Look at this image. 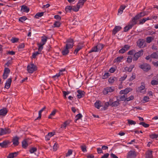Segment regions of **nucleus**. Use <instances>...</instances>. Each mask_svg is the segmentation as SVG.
<instances>
[{
	"label": "nucleus",
	"instance_id": "5fc2aeb1",
	"mask_svg": "<svg viewBox=\"0 0 158 158\" xmlns=\"http://www.w3.org/2000/svg\"><path fill=\"white\" fill-rule=\"evenodd\" d=\"M62 92L63 94L64 97L65 98H66V95H68L70 93V92L68 91L67 92H66L65 91H63Z\"/></svg>",
	"mask_w": 158,
	"mask_h": 158
},
{
	"label": "nucleus",
	"instance_id": "bb28decb",
	"mask_svg": "<svg viewBox=\"0 0 158 158\" xmlns=\"http://www.w3.org/2000/svg\"><path fill=\"white\" fill-rule=\"evenodd\" d=\"M150 19L149 17L147 18H143V19H140L139 20V24H143L147 20H149Z\"/></svg>",
	"mask_w": 158,
	"mask_h": 158
},
{
	"label": "nucleus",
	"instance_id": "2eb2a0df",
	"mask_svg": "<svg viewBox=\"0 0 158 158\" xmlns=\"http://www.w3.org/2000/svg\"><path fill=\"white\" fill-rule=\"evenodd\" d=\"M121 27L120 26H116L112 31V34L115 35L117 32L119 31L121 29Z\"/></svg>",
	"mask_w": 158,
	"mask_h": 158
},
{
	"label": "nucleus",
	"instance_id": "ea45409f",
	"mask_svg": "<svg viewBox=\"0 0 158 158\" xmlns=\"http://www.w3.org/2000/svg\"><path fill=\"white\" fill-rule=\"evenodd\" d=\"M139 124L140 125H142L145 127H148L149 126V125L148 124L144 122H141Z\"/></svg>",
	"mask_w": 158,
	"mask_h": 158
},
{
	"label": "nucleus",
	"instance_id": "b1692460",
	"mask_svg": "<svg viewBox=\"0 0 158 158\" xmlns=\"http://www.w3.org/2000/svg\"><path fill=\"white\" fill-rule=\"evenodd\" d=\"M119 101L118 99H117V101H114L112 102L111 104H110V106H112L116 107L118 106L119 104Z\"/></svg>",
	"mask_w": 158,
	"mask_h": 158
},
{
	"label": "nucleus",
	"instance_id": "e2e57ef3",
	"mask_svg": "<svg viewBox=\"0 0 158 158\" xmlns=\"http://www.w3.org/2000/svg\"><path fill=\"white\" fill-rule=\"evenodd\" d=\"M19 39L17 38H12L11 40V41L13 43H15L18 41Z\"/></svg>",
	"mask_w": 158,
	"mask_h": 158
},
{
	"label": "nucleus",
	"instance_id": "680f3d73",
	"mask_svg": "<svg viewBox=\"0 0 158 158\" xmlns=\"http://www.w3.org/2000/svg\"><path fill=\"white\" fill-rule=\"evenodd\" d=\"M97 149V151L98 154L103 153L102 148H98Z\"/></svg>",
	"mask_w": 158,
	"mask_h": 158
},
{
	"label": "nucleus",
	"instance_id": "1a4fd4ad",
	"mask_svg": "<svg viewBox=\"0 0 158 158\" xmlns=\"http://www.w3.org/2000/svg\"><path fill=\"white\" fill-rule=\"evenodd\" d=\"M141 86L138 87L136 89V91L140 93H144V89L145 88V84L143 82L141 83Z\"/></svg>",
	"mask_w": 158,
	"mask_h": 158
},
{
	"label": "nucleus",
	"instance_id": "13d9d810",
	"mask_svg": "<svg viewBox=\"0 0 158 158\" xmlns=\"http://www.w3.org/2000/svg\"><path fill=\"white\" fill-rule=\"evenodd\" d=\"M47 37H45V38H42L41 39V41L42 42V44L44 45L47 41Z\"/></svg>",
	"mask_w": 158,
	"mask_h": 158
},
{
	"label": "nucleus",
	"instance_id": "9d476101",
	"mask_svg": "<svg viewBox=\"0 0 158 158\" xmlns=\"http://www.w3.org/2000/svg\"><path fill=\"white\" fill-rule=\"evenodd\" d=\"M19 138L17 136L13 137L12 141L13 142V144L15 146H16L19 145Z\"/></svg>",
	"mask_w": 158,
	"mask_h": 158
},
{
	"label": "nucleus",
	"instance_id": "412c9836",
	"mask_svg": "<svg viewBox=\"0 0 158 158\" xmlns=\"http://www.w3.org/2000/svg\"><path fill=\"white\" fill-rule=\"evenodd\" d=\"M28 146V144L26 141V139H24L22 142V147L23 148H26Z\"/></svg>",
	"mask_w": 158,
	"mask_h": 158
},
{
	"label": "nucleus",
	"instance_id": "ddd939ff",
	"mask_svg": "<svg viewBox=\"0 0 158 158\" xmlns=\"http://www.w3.org/2000/svg\"><path fill=\"white\" fill-rule=\"evenodd\" d=\"M140 18L139 15H137L134 17L132 20V23L131 24H134V25L137 23V21Z\"/></svg>",
	"mask_w": 158,
	"mask_h": 158
},
{
	"label": "nucleus",
	"instance_id": "f03ea898",
	"mask_svg": "<svg viewBox=\"0 0 158 158\" xmlns=\"http://www.w3.org/2000/svg\"><path fill=\"white\" fill-rule=\"evenodd\" d=\"M27 71L28 72L31 73H32L37 69L36 66L33 64H31L28 65L27 67Z\"/></svg>",
	"mask_w": 158,
	"mask_h": 158
},
{
	"label": "nucleus",
	"instance_id": "603ef678",
	"mask_svg": "<svg viewBox=\"0 0 158 158\" xmlns=\"http://www.w3.org/2000/svg\"><path fill=\"white\" fill-rule=\"evenodd\" d=\"M128 123L130 125H135L136 124V122L132 120H128Z\"/></svg>",
	"mask_w": 158,
	"mask_h": 158
},
{
	"label": "nucleus",
	"instance_id": "49530a36",
	"mask_svg": "<svg viewBox=\"0 0 158 158\" xmlns=\"http://www.w3.org/2000/svg\"><path fill=\"white\" fill-rule=\"evenodd\" d=\"M72 9V7L70 6H67L65 8V10L66 12H68L69 11H71Z\"/></svg>",
	"mask_w": 158,
	"mask_h": 158
},
{
	"label": "nucleus",
	"instance_id": "f3484780",
	"mask_svg": "<svg viewBox=\"0 0 158 158\" xmlns=\"http://www.w3.org/2000/svg\"><path fill=\"white\" fill-rule=\"evenodd\" d=\"M18 154V152H12L10 153L7 156V158H13L16 157Z\"/></svg>",
	"mask_w": 158,
	"mask_h": 158
},
{
	"label": "nucleus",
	"instance_id": "4be33fe9",
	"mask_svg": "<svg viewBox=\"0 0 158 158\" xmlns=\"http://www.w3.org/2000/svg\"><path fill=\"white\" fill-rule=\"evenodd\" d=\"M146 158H152V151H149L147 152Z\"/></svg>",
	"mask_w": 158,
	"mask_h": 158
},
{
	"label": "nucleus",
	"instance_id": "f257e3e1",
	"mask_svg": "<svg viewBox=\"0 0 158 158\" xmlns=\"http://www.w3.org/2000/svg\"><path fill=\"white\" fill-rule=\"evenodd\" d=\"M137 46L140 48H143L146 46L145 40L143 39H139L137 41Z\"/></svg>",
	"mask_w": 158,
	"mask_h": 158
},
{
	"label": "nucleus",
	"instance_id": "4c0bfd02",
	"mask_svg": "<svg viewBox=\"0 0 158 158\" xmlns=\"http://www.w3.org/2000/svg\"><path fill=\"white\" fill-rule=\"evenodd\" d=\"M61 23L59 21H56L54 24L55 27H59L60 26Z\"/></svg>",
	"mask_w": 158,
	"mask_h": 158
},
{
	"label": "nucleus",
	"instance_id": "6e6552de",
	"mask_svg": "<svg viewBox=\"0 0 158 158\" xmlns=\"http://www.w3.org/2000/svg\"><path fill=\"white\" fill-rule=\"evenodd\" d=\"M10 132L11 131L9 128H0V135H3L6 134H9Z\"/></svg>",
	"mask_w": 158,
	"mask_h": 158
},
{
	"label": "nucleus",
	"instance_id": "09e8293b",
	"mask_svg": "<svg viewBox=\"0 0 158 158\" xmlns=\"http://www.w3.org/2000/svg\"><path fill=\"white\" fill-rule=\"evenodd\" d=\"M123 59V56H120L117 57L116 59H115L114 60H115V62H120L121 60Z\"/></svg>",
	"mask_w": 158,
	"mask_h": 158
},
{
	"label": "nucleus",
	"instance_id": "3c124183",
	"mask_svg": "<svg viewBox=\"0 0 158 158\" xmlns=\"http://www.w3.org/2000/svg\"><path fill=\"white\" fill-rule=\"evenodd\" d=\"M110 104L109 102H106L105 103V106L103 107V110H105L107 109V107L109 105H110Z\"/></svg>",
	"mask_w": 158,
	"mask_h": 158
},
{
	"label": "nucleus",
	"instance_id": "a211bd4d",
	"mask_svg": "<svg viewBox=\"0 0 158 158\" xmlns=\"http://www.w3.org/2000/svg\"><path fill=\"white\" fill-rule=\"evenodd\" d=\"M69 48L65 46V48L62 51V53L63 55H66L68 54L69 52Z\"/></svg>",
	"mask_w": 158,
	"mask_h": 158
},
{
	"label": "nucleus",
	"instance_id": "7c9ffc66",
	"mask_svg": "<svg viewBox=\"0 0 158 158\" xmlns=\"http://www.w3.org/2000/svg\"><path fill=\"white\" fill-rule=\"evenodd\" d=\"M82 117L81 114L79 113L76 116L75 119V121L76 123L77 122V120L81 118Z\"/></svg>",
	"mask_w": 158,
	"mask_h": 158
},
{
	"label": "nucleus",
	"instance_id": "e433bc0d",
	"mask_svg": "<svg viewBox=\"0 0 158 158\" xmlns=\"http://www.w3.org/2000/svg\"><path fill=\"white\" fill-rule=\"evenodd\" d=\"M150 137L152 139H156L158 137V134H152L150 135Z\"/></svg>",
	"mask_w": 158,
	"mask_h": 158
},
{
	"label": "nucleus",
	"instance_id": "69168bd1",
	"mask_svg": "<svg viewBox=\"0 0 158 158\" xmlns=\"http://www.w3.org/2000/svg\"><path fill=\"white\" fill-rule=\"evenodd\" d=\"M73 151L71 150H69L67 153L66 154V156H69L70 155L72 154Z\"/></svg>",
	"mask_w": 158,
	"mask_h": 158
},
{
	"label": "nucleus",
	"instance_id": "37998d69",
	"mask_svg": "<svg viewBox=\"0 0 158 158\" xmlns=\"http://www.w3.org/2000/svg\"><path fill=\"white\" fill-rule=\"evenodd\" d=\"M68 123H67V122H65L63 124H62L61 125L60 128H62L63 129L64 128L65 129L66 126H67Z\"/></svg>",
	"mask_w": 158,
	"mask_h": 158
},
{
	"label": "nucleus",
	"instance_id": "cd10ccee",
	"mask_svg": "<svg viewBox=\"0 0 158 158\" xmlns=\"http://www.w3.org/2000/svg\"><path fill=\"white\" fill-rule=\"evenodd\" d=\"M118 97L119 98L118 101L119 102L123 101H126V96L124 95L122 96H119Z\"/></svg>",
	"mask_w": 158,
	"mask_h": 158
},
{
	"label": "nucleus",
	"instance_id": "c756f323",
	"mask_svg": "<svg viewBox=\"0 0 158 158\" xmlns=\"http://www.w3.org/2000/svg\"><path fill=\"white\" fill-rule=\"evenodd\" d=\"M96 46L98 48V51L99 52L103 48V45L102 44H99L96 45Z\"/></svg>",
	"mask_w": 158,
	"mask_h": 158
},
{
	"label": "nucleus",
	"instance_id": "338daca9",
	"mask_svg": "<svg viewBox=\"0 0 158 158\" xmlns=\"http://www.w3.org/2000/svg\"><path fill=\"white\" fill-rule=\"evenodd\" d=\"M130 48V46L128 45H125L123 48L125 49V51H126Z\"/></svg>",
	"mask_w": 158,
	"mask_h": 158
},
{
	"label": "nucleus",
	"instance_id": "20e7f679",
	"mask_svg": "<svg viewBox=\"0 0 158 158\" xmlns=\"http://www.w3.org/2000/svg\"><path fill=\"white\" fill-rule=\"evenodd\" d=\"M136 156V152L135 151L131 150L127 153V158H135Z\"/></svg>",
	"mask_w": 158,
	"mask_h": 158
},
{
	"label": "nucleus",
	"instance_id": "a878e982",
	"mask_svg": "<svg viewBox=\"0 0 158 158\" xmlns=\"http://www.w3.org/2000/svg\"><path fill=\"white\" fill-rule=\"evenodd\" d=\"M157 53V52H153L151 55V57L154 59H158V56Z\"/></svg>",
	"mask_w": 158,
	"mask_h": 158
},
{
	"label": "nucleus",
	"instance_id": "c85d7f7f",
	"mask_svg": "<svg viewBox=\"0 0 158 158\" xmlns=\"http://www.w3.org/2000/svg\"><path fill=\"white\" fill-rule=\"evenodd\" d=\"M44 12H41L40 13H37L35 16V18L38 19L40 17H41L43 16L44 15Z\"/></svg>",
	"mask_w": 158,
	"mask_h": 158
},
{
	"label": "nucleus",
	"instance_id": "052dcab7",
	"mask_svg": "<svg viewBox=\"0 0 158 158\" xmlns=\"http://www.w3.org/2000/svg\"><path fill=\"white\" fill-rule=\"evenodd\" d=\"M10 72V70L9 68H5L4 73L9 74Z\"/></svg>",
	"mask_w": 158,
	"mask_h": 158
},
{
	"label": "nucleus",
	"instance_id": "9b49d317",
	"mask_svg": "<svg viewBox=\"0 0 158 158\" xmlns=\"http://www.w3.org/2000/svg\"><path fill=\"white\" fill-rule=\"evenodd\" d=\"M78 94L77 95V98L80 99L84 96L85 94V92L81 90H78L77 91Z\"/></svg>",
	"mask_w": 158,
	"mask_h": 158
},
{
	"label": "nucleus",
	"instance_id": "864d4df0",
	"mask_svg": "<svg viewBox=\"0 0 158 158\" xmlns=\"http://www.w3.org/2000/svg\"><path fill=\"white\" fill-rule=\"evenodd\" d=\"M123 90L124 91L125 94H127L131 91V89L130 88H127Z\"/></svg>",
	"mask_w": 158,
	"mask_h": 158
},
{
	"label": "nucleus",
	"instance_id": "0eeeda50",
	"mask_svg": "<svg viewBox=\"0 0 158 158\" xmlns=\"http://www.w3.org/2000/svg\"><path fill=\"white\" fill-rule=\"evenodd\" d=\"M67 44L65 46L69 48H72L73 46V40L72 39H69L66 41Z\"/></svg>",
	"mask_w": 158,
	"mask_h": 158
},
{
	"label": "nucleus",
	"instance_id": "6ab92c4d",
	"mask_svg": "<svg viewBox=\"0 0 158 158\" xmlns=\"http://www.w3.org/2000/svg\"><path fill=\"white\" fill-rule=\"evenodd\" d=\"M7 112L6 108H3L0 110V115L5 116Z\"/></svg>",
	"mask_w": 158,
	"mask_h": 158
},
{
	"label": "nucleus",
	"instance_id": "72a5a7b5",
	"mask_svg": "<svg viewBox=\"0 0 158 158\" xmlns=\"http://www.w3.org/2000/svg\"><path fill=\"white\" fill-rule=\"evenodd\" d=\"M100 101H97L94 104V106L97 109H99L100 107L101 106L100 104Z\"/></svg>",
	"mask_w": 158,
	"mask_h": 158
},
{
	"label": "nucleus",
	"instance_id": "473e14b6",
	"mask_svg": "<svg viewBox=\"0 0 158 158\" xmlns=\"http://www.w3.org/2000/svg\"><path fill=\"white\" fill-rule=\"evenodd\" d=\"M116 78L114 77H110L108 79V82L110 83H113L115 81Z\"/></svg>",
	"mask_w": 158,
	"mask_h": 158
},
{
	"label": "nucleus",
	"instance_id": "4d7b16f0",
	"mask_svg": "<svg viewBox=\"0 0 158 158\" xmlns=\"http://www.w3.org/2000/svg\"><path fill=\"white\" fill-rule=\"evenodd\" d=\"M134 98V97L133 96L131 95L130 97L126 98V100L127 101H129L133 100Z\"/></svg>",
	"mask_w": 158,
	"mask_h": 158
},
{
	"label": "nucleus",
	"instance_id": "2f4dec72",
	"mask_svg": "<svg viewBox=\"0 0 158 158\" xmlns=\"http://www.w3.org/2000/svg\"><path fill=\"white\" fill-rule=\"evenodd\" d=\"M98 50L96 46L94 47L89 52V53H90L93 52H98Z\"/></svg>",
	"mask_w": 158,
	"mask_h": 158
},
{
	"label": "nucleus",
	"instance_id": "de8ad7c7",
	"mask_svg": "<svg viewBox=\"0 0 158 158\" xmlns=\"http://www.w3.org/2000/svg\"><path fill=\"white\" fill-rule=\"evenodd\" d=\"M151 84L152 85H158V81L153 80L151 82Z\"/></svg>",
	"mask_w": 158,
	"mask_h": 158
},
{
	"label": "nucleus",
	"instance_id": "c9c22d12",
	"mask_svg": "<svg viewBox=\"0 0 158 158\" xmlns=\"http://www.w3.org/2000/svg\"><path fill=\"white\" fill-rule=\"evenodd\" d=\"M40 53L41 52L38 51V52L33 53L32 55V57L33 58H35L37 55L38 54H40Z\"/></svg>",
	"mask_w": 158,
	"mask_h": 158
},
{
	"label": "nucleus",
	"instance_id": "7ed1b4c3",
	"mask_svg": "<svg viewBox=\"0 0 158 158\" xmlns=\"http://www.w3.org/2000/svg\"><path fill=\"white\" fill-rule=\"evenodd\" d=\"M139 67L143 71L147 72L151 69V66L148 64L144 63L139 66Z\"/></svg>",
	"mask_w": 158,
	"mask_h": 158
},
{
	"label": "nucleus",
	"instance_id": "79ce46f5",
	"mask_svg": "<svg viewBox=\"0 0 158 158\" xmlns=\"http://www.w3.org/2000/svg\"><path fill=\"white\" fill-rule=\"evenodd\" d=\"M37 149L35 147H32L31 148L30 150L29 151L31 153H32L34 152H36L37 151Z\"/></svg>",
	"mask_w": 158,
	"mask_h": 158
},
{
	"label": "nucleus",
	"instance_id": "bf43d9fd",
	"mask_svg": "<svg viewBox=\"0 0 158 158\" xmlns=\"http://www.w3.org/2000/svg\"><path fill=\"white\" fill-rule=\"evenodd\" d=\"M149 100V98L148 96H145L144 97L143 101H144V102H148Z\"/></svg>",
	"mask_w": 158,
	"mask_h": 158
},
{
	"label": "nucleus",
	"instance_id": "a18cd8bd",
	"mask_svg": "<svg viewBox=\"0 0 158 158\" xmlns=\"http://www.w3.org/2000/svg\"><path fill=\"white\" fill-rule=\"evenodd\" d=\"M110 76V74L109 73H105L102 76V79H105L108 78Z\"/></svg>",
	"mask_w": 158,
	"mask_h": 158
},
{
	"label": "nucleus",
	"instance_id": "393cba45",
	"mask_svg": "<svg viewBox=\"0 0 158 158\" xmlns=\"http://www.w3.org/2000/svg\"><path fill=\"white\" fill-rule=\"evenodd\" d=\"M126 6L123 5H121L120 6V7L119 9L118 10V14L120 13V14H122L123 12V10L124 9H125Z\"/></svg>",
	"mask_w": 158,
	"mask_h": 158
},
{
	"label": "nucleus",
	"instance_id": "6e6d98bb",
	"mask_svg": "<svg viewBox=\"0 0 158 158\" xmlns=\"http://www.w3.org/2000/svg\"><path fill=\"white\" fill-rule=\"evenodd\" d=\"M132 57L131 56H128L127 60V62L128 63H130L132 61Z\"/></svg>",
	"mask_w": 158,
	"mask_h": 158
},
{
	"label": "nucleus",
	"instance_id": "f8f14e48",
	"mask_svg": "<svg viewBox=\"0 0 158 158\" xmlns=\"http://www.w3.org/2000/svg\"><path fill=\"white\" fill-rule=\"evenodd\" d=\"M10 142L9 141L5 140L2 143H0V146L2 148H6L7 147L8 144Z\"/></svg>",
	"mask_w": 158,
	"mask_h": 158
},
{
	"label": "nucleus",
	"instance_id": "0e129e2a",
	"mask_svg": "<svg viewBox=\"0 0 158 158\" xmlns=\"http://www.w3.org/2000/svg\"><path fill=\"white\" fill-rule=\"evenodd\" d=\"M127 75H126V74L124 75L123 77H122L120 78V81H124L125 79L126 78V77H127Z\"/></svg>",
	"mask_w": 158,
	"mask_h": 158
},
{
	"label": "nucleus",
	"instance_id": "58836bf2",
	"mask_svg": "<svg viewBox=\"0 0 158 158\" xmlns=\"http://www.w3.org/2000/svg\"><path fill=\"white\" fill-rule=\"evenodd\" d=\"M27 19V18L25 16H23L20 17L19 19V21L22 22H23L24 21L26 20Z\"/></svg>",
	"mask_w": 158,
	"mask_h": 158
},
{
	"label": "nucleus",
	"instance_id": "39448f33",
	"mask_svg": "<svg viewBox=\"0 0 158 158\" xmlns=\"http://www.w3.org/2000/svg\"><path fill=\"white\" fill-rule=\"evenodd\" d=\"M143 50H141L138 52L135 53L134 54L133 60L135 61L137 60L138 58L143 55Z\"/></svg>",
	"mask_w": 158,
	"mask_h": 158
},
{
	"label": "nucleus",
	"instance_id": "423d86ee",
	"mask_svg": "<svg viewBox=\"0 0 158 158\" xmlns=\"http://www.w3.org/2000/svg\"><path fill=\"white\" fill-rule=\"evenodd\" d=\"M114 89L112 88L111 87H108L104 89L102 92L104 95H106L109 93H111L114 91Z\"/></svg>",
	"mask_w": 158,
	"mask_h": 158
},
{
	"label": "nucleus",
	"instance_id": "4468645a",
	"mask_svg": "<svg viewBox=\"0 0 158 158\" xmlns=\"http://www.w3.org/2000/svg\"><path fill=\"white\" fill-rule=\"evenodd\" d=\"M11 81L12 79L11 78L8 79L5 84V87L7 89H8L10 86Z\"/></svg>",
	"mask_w": 158,
	"mask_h": 158
},
{
	"label": "nucleus",
	"instance_id": "f704fd0d",
	"mask_svg": "<svg viewBox=\"0 0 158 158\" xmlns=\"http://www.w3.org/2000/svg\"><path fill=\"white\" fill-rule=\"evenodd\" d=\"M37 45L38 46L39 48H38V51L40 52H41V51H42V49H43V46L44 45L43 44H42L41 43H38L37 44Z\"/></svg>",
	"mask_w": 158,
	"mask_h": 158
},
{
	"label": "nucleus",
	"instance_id": "8fccbe9b",
	"mask_svg": "<svg viewBox=\"0 0 158 158\" xmlns=\"http://www.w3.org/2000/svg\"><path fill=\"white\" fill-rule=\"evenodd\" d=\"M81 148L82 151L83 152H84L87 151L86 147L85 145H83L82 146H81Z\"/></svg>",
	"mask_w": 158,
	"mask_h": 158
},
{
	"label": "nucleus",
	"instance_id": "a19ab883",
	"mask_svg": "<svg viewBox=\"0 0 158 158\" xmlns=\"http://www.w3.org/2000/svg\"><path fill=\"white\" fill-rule=\"evenodd\" d=\"M153 40V37H148L146 38V42L147 43H149Z\"/></svg>",
	"mask_w": 158,
	"mask_h": 158
},
{
	"label": "nucleus",
	"instance_id": "aec40b11",
	"mask_svg": "<svg viewBox=\"0 0 158 158\" xmlns=\"http://www.w3.org/2000/svg\"><path fill=\"white\" fill-rule=\"evenodd\" d=\"M134 24H129L128 26H127L124 27V32H127L130 29H131L132 27L133 26Z\"/></svg>",
	"mask_w": 158,
	"mask_h": 158
},
{
	"label": "nucleus",
	"instance_id": "5701e85b",
	"mask_svg": "<svg viewBox=\"0 0 158 158\" xmlns=\"http://www.w3.org/2000/svg\"><path fill=\"white\" fill-rule=\"evenodd\" d=\"M83 46L80 45H78L77 48L75 49L74 52V54H77L78 51L81 49L83 47Z\"/></svg>",
	"mask_w": 158,
	"mask_h": 158
},
{
	"label": "nucleus",
	"instance_id": "774afa93",
	"mask_svg": "<svg viewBox=\"0 0 158 158\" xmlns=\"http://www.w3.org/2000/svg\"><path fill=\"white\" fill-rule=\"evenodd\" d=\"M109 154L106 153L104 154L101 158H107L109 156Z\"/></svg>",
	"mask_w": 158,
	"mask_h": 158
},
{
	"label": "nucleus",
	"instance_id": "c03bdc74",
	"mask_svg": "<svg viewBox=\"0 0 158 158\" xmlns=\"http://www.w3.org/2000/svg\"><path fill=\"white\" fill-rule=\"evenodd\" d=\"M56 110H53L52 113L50 114V115L49 116L48 118H52L51 116H54L56 112Z\"/></svg>",
	"mask_w": 158,
	"mask_h": 158
},
{
	"label": "nucleus",
	"instance_id": "dca6fc26",
	"mask_svg": "<svg viewBox=\"0 0 158 158\" xmlns=\"http://www.w3.org/2000/svg\"><path fill=\"white\" fill-rule=\"evenodd\" d=\"M21 10L23 12L28 13L29 11V9L26 6L23 5L21 6Z\"/></svg>",
	"mask_w": 158,
	"mask_h": 158
}]
</instances>
